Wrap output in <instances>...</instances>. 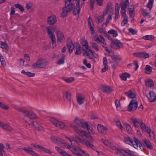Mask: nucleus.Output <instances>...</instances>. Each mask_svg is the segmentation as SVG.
I'll return each mask as SVG.
<instances>
[{
  "label": "nucleus",
  "mask_w": 156,
  "mask_h": 156,
  "mask_svg": "<svg viewBox=\"0 0 156 156\" xmlns=\"http://www.w3.org/2000/svg\"><path fill=\"white\" fill-rule=\"evenodd\" d=\"M154 3V0H149L148 2L147 5V7L151 10L152 8Z\"/></svg>",
  "instance_id": "43"
},
{
  "label": "nucleus",
  "mask_w": 156,
  "mask_h": 156,
  "mask_svg": "<svg viewBox=\"0 0 156 156\" xmlns=\"http://www.w3.org/2000/svg\"><path fill=\"white\" fill-rule=\"evenodd\" d=\"M67 148L69 149L74 154H75V152L77 151V149L71 146L70 145H68Z\"/></svg>",
  "instance_id": "40"
},
{
  "label": "nucleus",
  "mask_w": 156,
  "mask_h": 156,
  "mask_svg": "<svg viewBox=\"0 0 156 156\" xmlns=\"http://www.w3.org/2000/svg\"><path fill=\"white\" fill-rule=\"evenodd\" d=\"M145 84L146 86L150 87H151L154 86L153 81L150 79L145 81Z\"/></svg>",
  "instance_id": "32"
},
{
  "label": "nucleus",
  "mask_w": 156,
  "mask_h": 156,
  "mask_svg": "<svg viewBox=\"0 0 156 156\" xmlns=\"http://www.w3.org/2000/svg\"><path fill=\"white\" fill-rule=\"evenodd\" d=\"M152 68L149 65H147L145 67V73L148 74H150L151 73L152 71Z\"/></svg>",
  "instance_id": "36"
},
{
  "label": "nucleus",
  "mask_w": 156,
  "mask_h": 156,
  "mask_svg": "<svg viewBox=\"0 0 156 156\" xmlns=\"http://www.w3.org/2000/svg\"><path fill=\"white\" fill-rule=\"evenodd\" d=\"M29 125H32L34 127H35L36 129L39 131H43L44 130V128L41 125H38V126H36L34 125V122H32L31 123H29Z\"/></svg>",
  "instance_id": "27"
},
{
  "label": "nucleus",
  "mask_w": 156,
  "mask_h": 156,
  "mask_svg": "<svg viewBox=\"0 0 156 156\" xmlns=\"http://www.w3.org/2000/svg\"><path fill=\"white\" fill-rule=\"evenodd\" d=\"M50 139L54 143L58 145L61 144H64V141L63 140L54 136H51L50 137Z\"/></svg>",
  "instance_id": "18"
},
{
  "label": "nucleus",
  "mask_w": 156,
  "mask_h": 156,
  "mask_svg": "<svg viewBox=\"0 0 156 156\" xmlns=\"http://www.w3.org/2000/svg\"><path fill=\"white\" fill-rule=\"evenodd\" d=\"M126 130L129 132H131V128L130 126L129 125L127 124H126Z\"/></svg>",
  "instance_id": "64"
},
{
  "label": "nucleus",
  "mask_w": 156,
  "mask_h": 156,
  "mask_svg": "<svg viewBox=\"0 0 156 156\" xmlns=\"http://www.w3.org/2000/svg\"><path fill=\"white\" fill-rule=\"evenodd\" d=\"M106 14L105 13H104L103 14H102L100 15L98 17V21L97 22L98 23H101L103 20L104 16Z\"/></svg>",
  "instance_id": "42"
},
{
  "label": "nucleus",
  "mask_w": 156,
  "mask_h": 156,
  "mask_svg": "<svg viewBox=\"0 0 156 156\" xmlns=\"http://www.w3.org/2000/svg\"><path fill=\"white\" fill-rule=\"evenodd\" d=\"M81 46L80 44H78L77 46H76V51L75 52V54L76 55H80L81 54Z\"/></svg>",
  "instance_id": "33"
},
{
  "label": "nucleus",
  "mask_w": 156,
  "mask_h": 156,
  "mask_svg": "<svg viewBox=\"0 0 156 156\" xmlns=\"http://www.w3.org/2000/svg\"><path fill=\"white\" fill-rule=\"evenodd\" d=\"M124 140L126 143L132 145L136 149L138 147H141L142 146V144L136 138H134V140H133L130 137H126L124 139Z\"/></svg>",
  "instance_id": "2"
},
{
  "label": "nucleus",
  "mask_w": 156,
  "mask_h": 156,
  "mask_svg": "<svg viewBox=\"0 0 156 156\" xmlns=\"http://www.w3.org/2000/svg\"><path fill=\"white\" fill-rule=\"evenodd\" d=\"M136 57L140 58L146 59L149 57V55L146 52H142L135 54Z\"/></svg>",
  "instance_id": "17"
},
{
  "label": "nucleus",
  "mask_w": 156,
  "mask_h": 156,
  "mask_svg": "<svg viewBox=\"0 0 156 156\" xmlns=\"http://www.w3.org/2000/svg\"><path fill=\"white\" fill-rule=\"evenodd\" d=\"M22 113L24 114L27 117H28L29 118L30 114L29 111L28 110H23Z\"/></svg>",
  "instance_id": "55"
},
{
  "label": "nucleus",
  "mask_w": 156,
  "mask_h": 156,
  "mask_svg": "<svg viewBox=\"0 0 156 156\" xmlns=\"http://www.w3.org/2000/svg\"><path fill=\"white\" fill-rule=\"evenodd\" d=\"M57 19L56 17L54 15H51L48 17L47 19V23L50 25H53L56 23Z\"/></svg>",
  "instance_id": "20"
},
{
  "label": "nucleus",
  "mask_w": 156,
  "mask_h": 156,
  "mask_svg": "<svg viewBox=\"0 0 156 156\" xmlns=\"http://www.w3.org/2000/svg\"><path fill=\"white\" fill-rule=\"evenodd\" d=\"M125 94L129 98H133L136 97V94L135 92L131 90H129L128 92H125Z\"/></svg>",
  "instance_id": "24"
},
{
  "label": "nucleus",
  "mask_w": 156,
  "mask_h": 156,
  "mask_svg": "<svg viewBox=\"0 0 156 156\" xmlns=\"http://www.w3.org/2000/svg\"><path fill=\"white\" fill-rule=\"evenodd\" d=\"M115 149L118 151L116 152L117 154H120L123 156H132L134 152L128 149L123 150L121 148L115 147Z\"/></svg>",
  "instance_id": "5"
},
{
  "label": "nucleus",
  "mask_w": 156,
  "mask_h": 156,
  "mask_svg": "<svg viewBox=\"0 0 156 156\" xmlns=\"http://www.w3.org/2000/svg\"><path fill=\"white\" fill-rule=\"evenodd\" d=\"M89 138V141H87L86 140H81L79 136H74L73 137L79 142L85 145L87 147L90 148L94 151H96V149L94 145L90 142L93 143L94 142V140L91 136L89 135L88 136Z\"/></svg>",
  "instance_id": "1"
},
{
  "label": "nucleus",
  "mask_w": 156,
  "mask_h": 156,
  "mask_svg": "<svg viewBox=\"0 0 156 156\" xmlns=\"http://www.w3.org/2000/svg\"><path fill=\"white\" fill-rule=\"evenodd\" d=\"M50 120L57 127L63 129L66 126L65 125L64 123L57 120L55 118H51Z\"/></svg>",
  "instance_id": "11"
},
{
  "label": "nucleus",
  "mask_w": 156,
  "mask_h": 156,
  "mask_svg": "<svg viewBox=\"0 0 156 156\" xmlns=\"http://www.w3.org/2000/svg\"><path fill=\"white\" fill-rule=\"evenodd\" d=\"M129 31L130 33H131L133 35L135 34L136 32L132 28H130L129 29Z\"/></svg>",
  "instance_id": "58"
},
{
  "label": "nucleus",
  "mask_w": 156,
  "mask_h": 156,
  "mask_svg": "<svg viewBox=\"0 0 156 156\" xmlns=\"http://www.w3.org/2000/svg\"><path fill=\"white\" fill-rule=\"evenodd\" d=\"M15 6L16 8L19 9L22 12H23L24 11L23 7L19 3L15 4Z\"/></svg>",
  "instance_id": "41"
},
{
  "label": "nucleus",
  "mask_w": 156,
  "mask_h": 156,
  "mask_svg": "<svg viewBox=\"0 0 156 156\" xmlns=\"http://www.w3.org/2000/svg\"><path fill=\"white\" fill-rule=\"evenodd\" d=\"M22 149L24 150L26 153L32 155V156H39L34 151H33V149L30 147H24L22 148Z\"/></svg>",
  "instance_id": "15"
},
{
  "label": "nucleus",
  "mask_w": 156,
  "mask_h": 156,
  "mask_svg": "<svg viewBox=\"0 0 156 156\" xmlns=\"http://www.w3.org/2000/svg\"><path fill=\"white\" fill-rule=\"evenodd\" d=\"M128 22V19H125L123 20L122 22V25L123 26H124Z\"/></svg>",
  "instance_id": "63"
},
{
  "label": "nucleus",
  "mask_w": 156,
  "mask_h": 156,
  "mask_svg": "<svg viewBox=\"0 0 156 156\" xmlns=\"http://www.w3.org/2000/svg\"><path fill=\"white\" fill-rule=\"evenodd\" d=\"M144 132H147L149 135V136L151 140H154L155 139V135L154 132L151 131L150 128L147 126L144 130Z\"/></svg>",
  "instance_id": "14"
},
{
  "label": "nucleus",
  "mask_w": 156,
  "mask_h": 156,
  "mask_svg": "<svg viewBox=\"0 0 156 156\" xmlns=\"http://www.w3.org/2000/svg\"><path fill=\"white\" fill-rule=\"evenodd\" d=\"M98 31L100 33L104 35L107 34V32L106 31L103 29L102 28H100L98 30Z\"/></svg>",
  "instance_id": "52"
},
{
  "label": "nucleus",
  "mask_w": 156,
  "mask_h": 156,
  "mask_svg": "<svg viewBox=\"0 0 156 156\" xmlns=\"http://www.w3.org/2000/svg\"><path fill=\"white\" fill-rule=\"evenodd\" d=\"M112 4L111 2H109L107 4L105 9V14H106L109 10H111L112 9Z\"/></svg>",
  "instance_id": "39"
},
{
  "label": "nucleus",
  "mask_w": 156,
  "mask_h": 156,
  "mask_svg": "<svg viewBox=\"0 0 156 156\" xmlns=\"http://www.w3.org/2000/svg\"><path fill=\"white\" fill-rule=\"evenodd\" d=\"M110 46L112 48L115 50L122 48L123 47L122 43L117 40L112 41Z\"/></svg>",
  "instance_id": "7"
},
{
  "label": "nucleus",
  "mask_w": 156,
  "mask_h": 156,
  "mask_svg": "<svg viewBox=\"0 0 156 156\" xmlns=\"http://www.w3.org/2000/svg\"><path fill=\"white\" fill-rule=\"evenodd\" d=\"M142 39L145 40L153 41L154 39V37L152 35H147L142 37Z\"/></svg>",
  "instance_id": "35"
},
{
  "label": "nucleus",
  "mask_w": 156,
  "mask_h": 156,
  "mask_svg": "<svg viewBox=\"0 0 156 156\" xmlns=\"http://www.w3.org/2000/svg\"><path fill=\"white\" fill-rule=\"evenodd\" d=\"M15 8L13 7H11V12L10 13V15L12 16L15 14Z\"/></svg>",
  "instance_id": "59"
},
{
  "label": "nucleus",
  "mask_w": 156,
  "mask_h": 156,
  "mask_svg": "<svg viewBox=\"0 0 156 156\" xmlns=\"http://www.w3.org/2000/svg\"><path fill=\"white\" fill-rule=\"evenodd\" d=\"M66 96L67 100L69 101H70L71 100V94L68 91L66 92Z\"/></svg>",
  "instance_id": "46"
},
{
  "label": "nucleus",
  "mask_w": 156,
  "mask_h": 156,
  "mask_svg": "<svg viewBox=\"0 0 156 156\" xmlns=\"http://www.w3.org/2000/svg\"><path fill=\"white\" fill-rule=\"evenodd\" d=\"M46 30L48 33V35L49 38L51 40L53 43V45L56 46L55 38L54 33L52 31V28L50 27L47 28Z\"/></svg>",
  "instance_id": "9"
},
{
  "label": "nucleus",
  "mask_w": 156,
  "mask_h": 156,
  "mask_svg": "<svg viewBox=\"0 0 156 156\" xmlns=\"http://www.w3.org/2000/svg\"><path fill=\"white\" fill-rule=\"evenodd\" d=\"M101 89L103 92L105 93H110L112 92L113 90V89L112 87L104 85L102 86Z\"/></svg>",
  "instance_id": "22"
},
{
  "label": "nucleus",
  "mask_w": 156,
  "mask_h": 156,
  "mask_svg": "<svg viewBox=\"0 0 156 156\" xmlns=\"http://www.w3.org/2000/svg\"><path fill=\"white\" fill-rule=\"evenodd\" d=\"M66 45L69 51V53H72L74 48V45L71 39L69 38L67 40Z\"/></svg>",
  "instance_id": "16"
},
{
  "label": "nucleus",
  "mask_w": 156,
  "mask_h": 156,
  "mask_svg": "<svg viewBox=\"0 0 156 156\" xmlns=\"http://www.w3.org/2000/svg\"><path fill=\"white\" fill-rule=\"evenodd\" d=\"M14 109L18 112L22 113L23 110L21 108L17 106H16L14 107Z\"/></svg>",
  "instance_id": "54"
},
{
  "label": "nucleus",
  "mask_w": 156,
  "mask_h": 156,
  "mask_svg": "<svg viewBox=\"0 0 156 156\" xmlns=\"http://www.w3.org/2000/svg\"><path fill=\"white\" fill-rule=\"evenodd\" d=\"M86 128H87L89 133L92 134H94V131L93 128L89 126L88 123L86 125Z\"/></svg>",
  "instance_id": "38"
},
{
  "label": "nucleus",
  "mask_w": 156,
  "mask_h": 156,
  "mask_svg": "<svg viewBox=\"0 0 156 156\" xmlns=\"http://www.w3.org/2000/svg\"><path fill=\"white\" fill-rule=\"evenodd\" d=\"M121 60V58L119 56L116 55L113 57L111 62L112 68L114 69H115Z\"/></svg>",
  "instance_id": "10"
},
{
  "label": "nucleus",
  "mask_w": 156,
  "mask_h": 156,
  "mask_svg": "<svg viewBox=\"0 0 156 156\" xmlns=\"http://www.w3.org/2000/svg\"><path fill=\"white\" fill-rule=\"evenodd\" d=\"M120 5L121 9H126L127 6L125 4H124V3H120Z\"/></svg>",
  "instance_id": "62"
},
{
  "label": "nucleus",
  "mask_w": 156,
  "mask_h": 156,
  "mask_svg": "<svg viewBox=\"0 0 156 156\" xmlns=\"http://www.w3.org/2000/svg\"><path fill=\"white\" fill-rule=\"evenodd\" d=\"M80 1H77V2L76 3V6L74 8L73 11V13L74 15L78 14L80 12Z\"/></svg>",
  "instance_id": "23"
},
{
  "label": "nucleus",
  "mask_w": 156,
  "mask_h": 156,
  "mask_svg": "<svg viewBox=\"0 0 156 156\" xmlns=\"http://www.w3.org/2000/svg\"><path fill=\"white\" fill-rule=\"evenodd\" d=\"M42 149L41 150V151H43L44 152L48 154H51L52 153L51 152V151L49 149H48L46 148H44V147H42Z\"/></svg>",
  "instance_id": "45"
},
{
  "label": "nucleus",
  "mask_w": 156,
  "mask_h": 156,
  "mask_svg": "<svg viewBox=\"0 0 156 156\" xmlns=\"http://www.w3.org/2000/svg\"><path fill=\"white\" fill-rule=\"evenodd\" d=\"M92 22V20L90 17H89L88 19V25L89 27L92 26L91 23Z\"/></svg>",
  "instance_id": "60"
},
{
  "label": "nucleus",
  "mask_w": 156,
  "mask_h": 156,
  "mask_svg": "<svg viewBox=\"0 0 156 156\" xmlns=\"http://www.w3.org/2000/svg\"><path fill=\"white\" fill-rule=\"evenodd\" d=\"M74 122L76 124L84 128H86V125L87 124V123L85 122L83 119L77 118H75Z\"/></svg>",
  "instance_id": "12"
},
{
  "label": "nucleus",
  "mask_w": 156,
  "mask_h": 156,
  "mask_svg": "<svg viewBox=\"0 0 156 156\" xmlns=\"http://www.w3.org/2000/svg\"><path fill=\"white\" fill-rule=\"evenodd\" d=\"M1 128L8 131H11L13 130V129L11 127L5 123H3Z\"/></svg>",
  "instance_id": "30"
},
{
  "label": "nucleus",
  "mask_w": 156,
  "mask_h": 156,
  "mask_svg": "<svg viewBox=\"0 0 156 156\" xmlns=\"http://www.w3.org/2000/svg\"><path fill=\"white\" fill-rule=\"evenodd\" d=\"M58 41L59 42H62L65 40V37L63 34L60 31L57 32Z\"/></svg>",
  "instance_id": "25"
},
{
  "label": "nucleus",
  "mask_w": 156,
  "mask_h": 156,
  "mask_svg": "<svg viewBox=\"0 0 156 156\" xmlns=\"http://www.w3.org/2000/svg\"><path fill=\"white\" fill-rule=\"evenodd\" d=\"M29 118L31 119H37L38 116L34 113H30Z\"/></svg>",
  "instance_id": "47"
},
{
  "label": "nucleus",
  "mask_w": 156,
  "mask_h": 156,
  "mask_svg": "<svg viewBox=\"0 0 156 156\" xmlns=\"http://www.w3.org/2000/svg\"><path fill=\"white\" fill-rule=\"evenodd\" d=\"M130 75L129 73H122L120 76V78L122 80L126 81L127 78H129Z\"/></svg>",
  "instance_id": "28"
},
{
  "label": "nucleus",
  "mask_w": 156,
  "mask_h": 156,
  "mask_svg": "<svg viewBox=\"0 0 156 156\" xmlns=\"http://www.w3.org/2000/svg\"><path fill=\"white\" fill-rule=\"evenodd\" d=\"M60 154L62 156H69L70 155L66 151H62L60 152Z\"/></svg>",
  "instance_id": "56"
},
{
  "label": "nucleus",
  "mask_w": 156,
  "mask_h": 156,
  "mask_svg": "<svg viewBox=\"0 0 156 156\" xmlns=\"http://www.w3.org/2000/svg\"><path fill=\"white\" fill-rule=\"evenodd\" d=\"M64 80L67 83H71L74 80V79L73 77H71L68 79H65Z\"/></svg>",
  "instance_id": "50"
},
{
  "label": "nucleus",
  "mask_w": 156,
  "mask_h": 156,
  "mask_svg": "<svg viewBox=\"0 0 156 156\" xmlns=\"http://www.w3.org/2000/svg\"><path fill=\"white\" fill-rule=\"evenodd\" d=\"M89 47L88 44L82 46V50L83 51H86Z\"/></svg>",
  "instance_id": "57"
},
{
  "label": "nucleus",
  "mask_w": 156,
  "mask_h": 156,
  "mask_svg": "<svg viewBox=\"0 0 156 156\" xmlns=\"http://www.w3.org/2000/svg\"><path fill=\"white\" fill-rule=\"evenodd\" d=\"M65 56L64 54L58 55V57L59 58V60L57 62V64L58 65L63 64L64 62Z\"/></svg>",
  "instance_id": "26"
},
{
  "label": "nucleus",
  "mask_w": 156,
  "mask_h": 156,
  "mask_svg": "<svg viewBox=\"0 0 156 156\" xmlns=\"http://www.w3.org/2000/svg\"><path fill=\"white\" fill-rule=\"evenodd\" d=\"M101 141L103 142V143L106 146H108L110 145V142L109 141L105 140L103 139H101Z\"/></svg>",
  "instance_id": "48"
},
{
  "label": "nucleus",
  "mask_w": 156,
  "mask_h": 156,
  "mask_svg": "<svg viewBox=\"0 0 156 156\" xmlns=\"http://www.w3.org/2000/svg\"><path fill=\"white\" fill-rule=\"evenodd\" d=\"M115 102L116 108H118L120 106V103L119 101L116 100Z\"/></svg>",
  "instance_id": "61"
},
{
  "label": "nucleus",
  "mask_w": 156,
  "mask_h": 156,
  "mask_svg": "<svg viewBox=\"0 0 156 156\" xmlns=\"http://www.w3.org/2000/svg\"><path fill=\"white\" fill-rule=\"evenodd\" d=\"M108 33L109 34L112 35L114 37H116L118 35V32L116 30L114 29H111L108 31Z\"/></svg>",
  "instance_id": "37"
},
{
  "label": "nucleus",
  "mask_w": 156,
  "mask_h": 156,
  "mask_svg": "<svg viewBox=\"0 0 156 156\" xmlns=\"http://www.w3.org/2000/svg\"><path fill=\"white\" fill-rule=\"evenodd\" d=\"M46 63V62L45 60L40 59L38 60L36 62L33 64L32 66V68L34 69L43 68L45 67Z\"/></svg>",
  "instance_id": "6"
},
{
  "label": "nucleus",
  "mask_w": 156,
  "mask_h": 156,
  "mask_svg": "<svg viewBox=\"0 0 156 156\" xmlns=\"http://www.w3.org/2000/svg\"><path fill=\"white\" fill-rule=\"evenodd\" d=\"M147 97L150 102H153L156 100V94L153 91L150 92L149 96Z\"/></svg>",
  "instance_id": "21"
},
{
  "label": "nucleus",
  "mask_w": 156,
  "mask_h": 156,
  "mask_svg": "<svg viewBox=\"0 0 156 156\" xmlns=\"http://www.w3.org/2000/svg\"><path fill=\"white\" fill-rule=\"evenodd\" d=\"M94 41L98 43H102L103 45H106V42L103 37L101 35L95 36L94 37Z\"/></svg>",
  "instance_id": "13"
},
{
  "label": "nucleus",
  "mask_w": 156,
  "mask_h": 156,
  "mask_svg": "<svg viewBox=\"0 0 156 156\" xmlns=\"http://www.w3.org/2000/svg\"><path fill=\"white\" fill-rule=\"evenodd\" d=\"M0 107L2 109L5 110H8L9 108V107L5 105L2 102H1L0 104Z\"/></svg>",
  "instance_id": "51"
},
{
  "label": "nucleus",
  "mask_w": 156,
  "mask_h": 156,
  "mask_svg": "<svg viewBox=\"0 0 156 156\" xmlns=\"http://www.w3.org/2000/svg\"><path fill=\"white\" fill-rule=\"evenodd\" d=\"M116 123L118 127L121 129L122 130L123 128L122 125H121V122L119 120H118L116 121Z\"/></svg>",
  "instance_id": "49"
},
{
  "label": "nucleus",
  "mask_w": 156,
  "mask_h": 156,
  "mask_svg": "<svg viewBox=\"0 0 156 156\" xmlns=\"http://www.w3.org/2000/svg\"><path fill=\"white\" fill-rule=\"evenodd\" d=\"M0 47L6 51H8L9 49V46L7 44L2 41H0Z\"/></svg>",
  "instance_id": "31"
},
{
  "label": "nucleus",
  "mask_w": 156,
  "mask_h": 156,
  "mask_svg": "<svg viewBox=\"0 0 156 156\" xmlns=\"http://www.w3.org/2000/svg\"><path fill=\"white\" fill-rule=\"evenodd\" d=\"M77 102L80 105H81L84 103V98L83 97L80 95L77 97Z\"/></svg>",
  "instance_id": "34"
},
{
  "label": "nucleus",
  "mask_w": 156,
  "mask_h": 156,
  "mask_svg": "<svg viewBox=\"0 0 156 156\" xmlns=\"http://www.w3.org/2000/svg\"><path fill=\"white\" fill-rule=\"evenodd\" d=\"M138 106V102L136 99H132L128 106L127 110L129 111H131L136 110Z\"/></svg>",
  "instance_id": "8"
},
{
  "label": "nucleus",
  "mask_w": 156,
  "mask_h": 156,
  "mask_svg": "<svg viewBox=\"0 0 156 156\" xmlns=\"http://www.w3.org/2000/svg\"><path fill=\"white\" fill-rule=\"evenodd\" d=\"M90 44H91L92 47L94 49L97 51H98L99 50L98 45L97 43L94 42H92L90 43Z\"/></svg>",
  "instance_id": "44"
},
{
  "label": "nucleus",
  "mask_w": 156,
  "mask_h": 156,
  "mask_svg": "<svg viewBox=\"0 0 156 156\" xmlns=\"http://www.w3.org/2000/svg\"><path fill=\"white\" fill-rule=\"evenodd\" d=\"M70 126L73 129L79 136L83 137H85L86 138H89L88 136H89L88 134H87L85 131L80 129L76 125L71 124L70 125Z\"/></svg>",
  "instance_id": "3"
},
{
  "label": "nucleus",
  "mask_w": 156,
  "mask_h": 156,
  "mask_svg": "<svg viewBox=\"0 0 156 156\" xmlns=\"http://www.w3.org/2000/svg\"><path fill=\"white\" fill-rule=\"evenodd\" d=\"M97 129L99 132L104 135H105L107 133L108 128L101 124H98Z\"/></svg>",
  "instance_id": "19"
},
{
  "label": "nucleus",
  "mask_w": 156,
  "mask_h": 156,
  "mask_svg": "<svg viewBox=\"0 0 156 156\" xmlns=\"http://www.w3.org/2000/svg\"><path fill=\"white\" fill-rule=\"evenodd\" d=\"M103 64L104 66H108L107 59L106 57H105L103 58Z\"/></svg>",
  "instance_id": "53"
},
{
  "label": "nucleus",
  "mask_w": 156,
  "mask_h": 156,
  "mask_svg": "<svg viewBox=\"0 0 156 156\" xmlns=\"http://www.w3.org/2000/svg\"><path fill=\"white\" fill-rule=\"evenodd\" d=\"M147 148L149 149H152L153 147L151 143L148 140L145 139L143 140Z\"/></svg>",
  "instance_id": "29"
},
{
  "label": "nucleus",
  "mask_w": 156,
  "mask_h": 156,
  "mask_svg": "<svg viewBox=\"0 0 156 156\" xmlns=\"http://www.w3.org/2000/svg\"><path fill=\"white\" fill-rule=\"evenodd\" d=\"M132 122L136 127H140L141 129L144 130L147 126L143 123L142 121L136 118H131V119Z\"/></svg>",
  "instance_id": "4"
}]
</instances>
